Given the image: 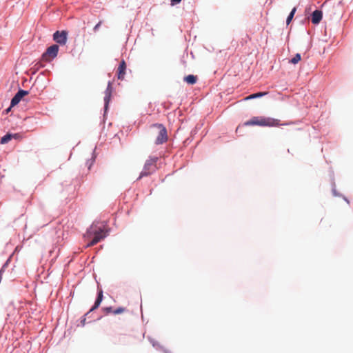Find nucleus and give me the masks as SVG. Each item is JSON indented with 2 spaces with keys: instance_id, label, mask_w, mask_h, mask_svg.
<instances>
[{
  "instance_id": "obj_21",
  "label": "nucleus",
  "mask_w": 353,
  "mask_h": 353,
  "mask_svg": "<svg viewBox=\"0 0 353 353\" xmlns=\"http://www.w3.org/2000/svg\"><path fill=\"white\" fill-rule=\"evenodd\" d=\"M19 137H21L19 134H12V138H14V139H19Z\"/></svg>"
},
{
  "instance_id": "obj_14",
  "label": "nucleus",
  "mask_w": 353,
  "mask_h": 353,
  "mask_svg": "<svg viewBox=\"0 0 353 353\" xmlns=\"http://www.w3.org/2000/svg\"><path fill=\"white\" fill-rule=\"evenodd\" d=\"M12 139V134H6L5 136H3L1 139V144H6L8 143L11 139Z\"/></svg>"
},
{
  "instance_id": "obj_2",
  "label": "nucleus",
  "mask_w": 353,
  "mask_h": 353,
  "mask_svg": "<svg viewBox=\"0 0 353 353\" xmlns=\"http://www.w3.org/2000/svg\"><path fill=\"white\" fill-rule=\"evenodd\" d=\"M149 135L156 145L163 144L168 140L167 130L162 124L152 125L149 131Z\"/></svg>"
},
{
  "instance_id": "obj_1",
  "label": "nucleus",
  "mask_w": 353,
  "mask_h": 353,
  "mask_svg": "<svg viewBox=\"0 0 353 353\" xmlns=\"http://www.w3.org/2000/svg\"><path fill=\"white\" fill-rule=\"evenodd\" d=\"M92 236L93 239L87 244V248L96 245L106 236L105 226L98 227L96 224H92L84 236L85 238L90 239Z\"/></svg>"
},
{
  "instance_id": "obj_16",
  "label": "nucleus",
  "mask_w": 353,
  "mask_h": 353,
  "mask_svg": "<svg viewBox=\"0 0 353 353\" xmlns=\"http://www.w3.org/2000/svg\"><path fill=\"white\" fill-rule=\"evenodd\" d=\"M266 94H267V92H257V93L252 94L250 95L248 97H247V99H254L256 97L265 96Z\"/></svg>"
},
{
  "instance_id": "obj_3",
  "label": "nucleus",
  "mask_w": 353,
  "mask_h": 353,
  "mask_svg": "<svg viewBox=\"0 0 353 353\" xmlns=\"http://www.w3.org/2000/svg\"><path fill=\"white\" fill-rule=\"evenodd\" d=\"M245 125H259L263 127H279L280 125H287V123H281V121L272 117H254L250 120L245 123Z\"/></svg>"
},
{
  "instance_id": "obj_17",
  "label": "nucleus",
  "mask_w": 353,
  "mask_h": 353,
  "mask_svg": "<svg viewBox=\"0 0 353 353\" xmlns=\"http://www.w3.org/2000/svg\"><path fill=\"white\" fill-rule=\"evenodd\" d=\"M126 311V308L125 307H118L117 309L116 310H114V311L112 312V313L114 314H121V313H123L124 312Z\"/></svg>"
},
{
  "instance_id": "obj_22",
  "label": "nucleus",
  "mask_w": 353,
  "mask_h": 353,
  "mask_svg": "<svg viewBox=\"0 0 353 353\" xmlns=\"http://www.w3.org/2000/svg\"><path fill=\"white\" fill-rule=\"evenodd\" d=\"M12 107L11 105L6 110V113L9 112L10 110H11Z\"/></svg>"
},
{
  "instance_id": "obj_9",
  "label": "nucleus",
  "mask_w": 353,
  "mask_h": 353,
  "mask_svg": "<svg viewBox=\"0 0 353 353\" xmlns=\"http://www.w3.org/2000/svg\"><path fill=\"white\" fill-rule=\"evenodd\" d=\"M126 70V63L124 60L120 62V64L117 68V77L119 79L123 80Z\"/></svg>"
},
{
  "instance_id": "obj_12",
  "label": "nucleus",
  "mask_w": 353,
  "mask_h": 353,
  "mask_svg": "<svg viewBox=\"0 0 353 353\" xmlns=\"http://www.w3.org/2000/svg\"><path fill=\"white\" fill-rule=\"evenodd\" d=\"M184 81L190 85H194L196 83L197 77L194 75L189 74L184 77Z\"/></svg>"
},
{
  "instance_id": "obj_7",
  "label": "nucleus",
  "mask_w": 353,
  "mask_h": 353,
  "mask_svg": "<svg viewBox=\"0 0 353 353\" xmlns=\"http://www.w3.org/2000/svg\"><path fill=\"white\" fill-rule=\"evenodd\" d=\"M28 94V91L19 90L11 100V107H14V105H17L21 99Z\"/></svg>"
},
{
  "instance_id": "obj_19",
  "label": "nucleus",
  "mask_w": 353,
  "mask_h": 353,
  "mask_svg": "<svg viewBox=\"0 0 353 353\" xmlns=\"http://www.w3.org/2000/svg\"><path fill=\"white\" fill-rule=\"evenodd\" d=\"M102 22L101 21H99L93 28L94 31L96 32L98 30V29L99 28V27L101 26Z\"/></svg>"
},
{
  "instance_id": "obj_18",
  "label": "nucleus",
  "mask_w": 353,
  "mask_h": 353,
  "mask_svg": "<svg viewBox=\"0 0 353 353\" xmlns=\"http://www.w3.org/2000/svg\"><path fill=\"white\" fill-rule=\"evenodd\" d=\"M103 311L106 314H108L110 313H112L114 311L112 308V307H105L103 308Z\"/></svg>"
},
{
  "instance_id": "obj_11",
  "label": "nucleus",
  "mask_w": 353,
  "mask_h": 353,
  "mask_svg": "<svg viewBox=\"0 0 353 353\" xmlns=\"http://www.w3.org/2000/svg\"><path fill=\"white\" fill-rule=\"evenodd\" d=\"M103 290L101 289L99 290L97 298L95 301V303H94V305L92 307V308L90 310L89 312L95 310L96 309H97L99 307V305L103 300Z\"/></svg>"
},
{
  "instance_id": "obj_10",
  "label": "nucleus",
  "mask_w": 353,
  "mask_h": 353,
  "mask_svg": "<svg viewBox=\"0 0 353 353\" xmlns=\"http://www.w3.org/2000/svg\"><path fill=\"white\" fill-rule=\"evenodd\" d=\"M323 13L321 10H316L312 14V23L318 24L322 19Z\"/></svg>"
},
{
  "instance_id": "obj_20",
  "label": "nucleus",
  "mask_w": 353,
  "mask_h": 353,
  "mask_svg": "<svg viewBox=\"0 0 353 353\" xmlns=\"http://www.w3.org/2000/svg\"><path fill=\"white\" fill-rule=\"evenodd\" d=\"M181 1V0H171V5L174 6L177 3H179Z\"/></svg>"
},
{
  "instance_id": "obj_8",
  "label": "nucleus",
  "mask_w": 353,
  "mask_h": 353,
  "mask_svg": "<svg viewBox=\"0 0 353 353\" xmlns=\"http://www.w3.org/2000/svg\"><path fill=\"white\" fill-rule=\"evenodd\" d=\"M112 84L110 82L108 83V87L105 91V97H104V102H105V110L106 111L108 108V104L110 101L111 94H112Z\"/></svg>"
},
{
  "instance_id": "obj_13",
  "label": "nucleus",
  "mask_w": 353,
  "mask_h": 353,
  "mask_svg": "<svg viewBox=\"0 0 353 353\" xmlns=\"http://www.w3.org/2000/svg\"><path fill=\"white\" fill-rule=\"evenodd\" d=\"M301 59V56L299 53H297L294 55V57L293 58H292L290 61H289V63H292V64H296L298 63Z\"/></svg>"
},
{
  "instance_id": "obj_15",
  "label": "nucleus",
  "mask_w": 353,
  "mask_h": 353,
  "mask_svg": "<svg viewBox=\"0 0 353 353\" xmlns=\"http://www.w3.org/2000/svg\"><path fill=\"white\" fill-rule=\"evenodd\" d=\"M296 8H294L292 10L291 12L290 13V14L288 15V18H287V20H286V23H287V24H288H288L291 22V21L292 20V19H293V17H294V14H295V12H296Z\"/></svg>"
},
{
  "instance_id": "obj_23",
  "label": "nucleus",
  "mask_w": 353,
  "mask_h": 353,
  "mask_svg": "<svg viewBox=\"0 0 353 353\" xmlns=\"http://www.w3.org/2000/svg\"><path fill=\"white\" fill-rule=\"evenodd\" d=\"M85 322V319H83L81 321V323H82V325H84Z\"/></svg>"
},
{
  "instance_id": "obj_5",
  "label": "nucleus",
  "mask_w": 353,
  "mask_h": 353,
  "mask_svg": "<svg viewBox=\"0 0 353 353\" xmlns=\"http://www.w3.org/2000/svg\"><path fill=\"white\" fill-rule=\"evenodd\" d=\"M59 48L57 45H52L48 48L46 52L42 55L43 60L50 61L54 59L57 56Z\"/></svg>"
},
{
  "instance_id": "obj_4",
  "label": "nucleus",
  "mask_w": 353,
  "mask_h": 353,
  "mask_svg": "<svg viewBox=\"0 0 353 353\" xmlns=\"http://www.w3.org/2000/svg\"><path fill=\"white\" fill-rule=\"evenodd\" d=\"M157 161L158 157H150L148 160H146L139 179H141L143 176H148L154 172L157 169Z\"/></svg>"
},
{
  "instance_id": "obj_6",
  "label": "nucleus",
  "mask_w": 353,
  "mask_h": 353,
  "mask_svg": "<svg viewBox=\"0 0 353 353\" xmlns=\"http://www.w3.org/2000/svg\"><path fill=\"white\" fill-rule=\"evenodd\" d=\"M68 32L65 30L56 31L53 34V39L59 44L63 46L67 42Z\"/></svg>"
}]
</instances>
